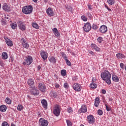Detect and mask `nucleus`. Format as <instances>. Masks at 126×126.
Segmentation results:
<instances>
[{
	"instance_id": "53",
	"label": "nucleus",
	"mask_w": 126,
	"mask_h": 126,
	"mask_svg": "<svg viewBox=\"0 0 126 126\" xmlns=\"http://www.w3.org/2000/svg\"><path fill=\"white\" fill-rule=\"evenodd\" d=\"M101 92H102V94H106V90H102L101 91Z\"/></svg>"
},
{
	"instance_id": "44",
	"label": "nucleus",
	"mask_w": 126,
	"mask_h": 126,
	"mask_svg": "<svg viewBox=\"0 0 126 126\" xmlns=\"http://www.w3.org/2000/svg\"><path fill=\"white\" fill-rule=\"evenodd\" d=\"M92 28H93V29H94V30H97V29H98V26H97V25L94 24L93 25Z\"/></svg>"
},
{
	"instance_id": "59",
	"label": "nucleus",
	"mask_w": 126,
	"mask_h": 126,
	"mask_svg": "<svg viewBox=\"0 0 126 126\" xmlns=\"http://www.w3.org/2000/svg\"><path fill=\"white\" fill-rule=\"evenodd\" d=\"M107 9H108V10L109 11H112V10L110 8H109V7H107Z\"/></svg>"
},
{
	"instance_id": "32",
	"label": "nucleus",
	"mask_w": 126,
	"mask_h": 126,
	"mask_svg": "<svg viewBox=\"0 0 126 126\" xmlns=\"http://www.w3.org/2000/svg\"><path fill=\"white\" fill-rule=\"evenodd\" d=\"M61 74L63 76H65V75H66V70L65 69L62 70Z\"/></svg>"
},
{
	"instance_id": "19",
	"label": "nucleus",
	"mask_w": 126,
	"mask_h": 126,
	"mask_svg": "<svg viewBox=\"0 0 126 126\" xmlns=\"http://www.w3.org/2000/svg\"><path fill=\"white\" fill-rule=\"evenodd\" d=\"M2 9L5 11H9L10 7L6 3H4L2 6Z\"/></svg>"
},
{
	"instance_id": "37",
	"label": "nucleus",
	"mask_w": 126,
	"mask_h": 126,
	"mask_svg": "<svg viewBox=\"0 0 126 126\" xmlns=\"http://www.w3.org/2000/svg\"><path fill=\"white\" fill-rule=\"evenodd\" d=\"M5 101L7 104H11V100H10V98H6L5 99Z\"/></svg>"
},
{
	"instance_id": "56",
	"label": "nucleus",
	"mask_w": 126,
	"mask_h": 126,
	"mask_svg": "<svg viewBox=\"0 0 126 126\" xmlns=\"http://www.w3.org/2000/svg\"><path fill=\"white\" fill-rule=\"evenodd\" d=\"M37 68H38V70H40V69H41V66L38 65V66H37Z\"/></svg>"
},
{
	"instance_id": "14",
	"label": "nucleus",
	"mask_w": 126,
	"mask_h": 126,
	"mask_svg": "<svg viewBox=\"0 0 126 126\" xmlns=\"http://www.w3.org/2000/svg\"><path fill=\"white\" fill-rule=\"evenodd\" d=\"M40 56L44 61L48 59V53L44 51L40 53Z\"/></svg>"
},
{
	"instance_id": "57",
	"label": "nucleus",
	"mask_w": 126,
	"mask_h": 126,
	"mask_svg": "<svg viewBox=\"0 0 126 126\" xmlns=\"http://www.w3.org/2000/svg\"><path fill=\"white\" fill-rule=\"evenodd\" d=\"M4 39H5V40H9V39H8V38H7V37H6V36H4Z\"/></svg>"
},
{
	"instance_id": "62",
	"label": "nucleus",
	"mask_w": 126,
	"mask_h": 126,
	"mask_svg": "<svg viewBox=\"0 0 126 126\" xmlns=\"http://www.w3.org/2000/svg\"><path fill=\"white\" fill-rule=\"evenodd\" d=\"M26 63H26V62H23V64H24V65H26Z\"/></svg>"
},
{
	"instance_id": "31",
	"label": "nucleus",
	"mask_w": 126,
	"mask_h": 126,
	"mask_svg": "<svg viewBox=\"0 0 126 126\" xmlns=\"http://www.w3.org/2000/svg\"><path fill=\"white\" fill-rule=\"evenodd\" d=\"M49 61L51 63H56V58L54 57H52L49 59Z\"/></svg>"
},
{
	"instance_id": "52",
	"label": "nucleus",
	"mask_w": 126,
	"mask_h": 126,
	"mask_svg": "<svg viewBox=\"0 0 126 126\" xmlns=\"http://www.w3.org/2000/svg\"><path fill=\"white\" fill-rule=\"evenodd\" d=\"M92 81H93V82H95V81H96V78L93 77L92 78Z\"/></svg>"
},
{
	"instance_id": "24",
	"label": "nucleus",
	"mask_w": 126,
	"mask_h": 126,
	"mask_svg": "<svg viewBox=\"0 0 126 126\" xmlns=\"http://www.w3.org/2000/svg\"><path fill=\"white\" fill-rule=\"evenodd\" d=\"M5 42L9 47H12L13 46V43H12V41L10 39H7Z\"/></svg>"
},
{
	"instance_id": "5",
	"label": "nucleus",
	"mask_w": 126,
	"mask_h": 126,
	"mask_svg": "<svg viewBox=\"0 0 126 126\" xmlns=\"http://www.w3.org/2000/svg\"><path fill=\"white\" fill-rule=\"evenodd\" d=\"M48 122L44 118H41L39 120V125L40 126H48Z\"/></svg>"
},
{
	"instance_id": "33",
	"label": "nucleus",
	"mask_w": 126,
	"mask_h": 126,
	"mask_svg": "<svg viewBox=\"0 0 126 126\" xmlns=\"http://www.w3.org/2000/svg\"><path fill=\"white\" fill-rule=\"evenodd\" d=\"M32 25L33 28H35V29H39V26H38V24H37V23H33Z\"/></svg>"
},
{
	"instance_id": "61",
	"label": "nucleus",
	"mask_w": 126,
	"mask_h": 126,
	"mask_svg": "<svg viewBox=\"0 0 126 126\" xmlns=\"http://www.w3.org/2000/svg\"><path fill=\"white\" fill-rule=\"evenodd\" d=\"M34 2H37L38 1V0H32Z\"/></svg>"
},
{
	"instance_id": "15",
	"label": "nucleus",
	"mask_w": 126,
	"mask_h": 126,
	"mask_svg": "<svg viewBox=\"0 0 126 126\" xmlns=\"http://www.w3.org/2000/svg\"><path fill=\"white\" fill-rule=\"evenodd\" d=\"M41 104L45 110L48 108V102H47L46 99H42L41 100Z\"/></svg>"
},
{
	"instance_id": "38",
	"label": "nucleus",
	"mask_w": 126,
	"mask_h": 126,
	"mask_svg": "<svg viewBox=\"0 0 126 126\" xmlns=\"http://www.w3.org/2000/svg\"><path fill=\"white\" fill-rule=\"evenodd\" d=\"M11 27L12 28V29H15V28H16V27H17V25L15 23H12L11 24Z\"/></svg>"
},
{
	"instance_id": "42",
	"label": "nucleus",
	"mask_w": 126,
	"mask_h": 126,
	"mask_svg": "<svg viewBox=\"0 0 126 126\" xmlns=\"http://www.w3.org/2000/svg\"><path fill=\"white\" fill-rule=\"evenodd\" d=\"M66 64L69 66H71V63L70 62L69 60H67L65 61Z\"/></svg>"
},
{
	"instance_id": "21",
	"label": "nucleus",
	"mask_w": 126,
	"mask_h": 126,
	"mask_svg": "<svg viewBox=\"0 0 126 126\" xmlns=\"http://www.w3.org/2000/svg\"><path fill=\"white\" fill-rule=\"evenodd\" d=\"M112 80L115 82H119L120 81V79H119V77H118V76L116 75H113Z\"/></svg>"
},
{
	"instance_id": "17",
	"label": "nucleus",
	"mask_w": 126,
	"mask_h": 126,
	"mask_svg": "<svg viewBox=\"0 0 126 126\" xmlns=\"http://www.w3.org/2000/svg\"><path fill=\"white\" fill-rule=\"evenodd\" d=\"M86 112H87V108L85 105H82L79 110V113H86Z\"/></svg>"
},
{
	"instance_id": "18",
	"label": "nucleus",
	"mask_w": 126,
	"mask_h": 126,
	"mask_svg": "<svg viewBox=\"0 0 126 126\" xmlns=\"http://www.w3.org/2000/svg\"><path fill=\"white\" fill-rule=\"evenodd\" d=\"M46 13L49 16H53L54 14H53V9L51 7H49L46 10Z\"/></svg>"
},
{
	"instance_id": "11",
	"label": "nucleus",
	"mask_w": 126,
	"mask_h": 126,
	"mask_svg": "<svg viewBox=\"0 0 126 126\" xmlns=\"http://www.w3.org/2000/svg\"><path fill=\"white\" fill-rule=\"evenodd\" d=\"M87 119L89 124H94L95 123V118H94L93 115L88 116Z\"/></svg>"
},
{
	"instance_id": "23",
	"label": "nucleus",
	"mask_w": 126,
	"mask_h": 126,
	"mask_svg": "<svg viewBox=\"0 0 126 126\" xmlns=\"http://www.w3.org/2000/svg\"><path fill=\"white\" fill-rule=\"evenodd\" d=\"M6 109H7V108L6 107V106L4 105H2L0 106V112H5V111H6Z\"/></svg>"
},
{
	"instance_id": "36",
	"label": "nucleus",
	"mask_w": 126,
	"mask_h": 126,
	"mask_svg": "<svg viewBox=\"0 0 126 126\" xmlns=\"http://www.w3.org/2000/svg\"><path fill=\"white\" fill-rule=\"evenodd\" d=\"M18 111H22L23 110V106L21 105H19L17 107Z\"/></svg>"
},
{
	"instance_id": "45",
	"label": "nucleus",
	"mask_w": 126,
	"mask_h": 126,
	"mask_svg": "<svg viewBox=\"0 0 126 126\" xmlns=\"http://www.w3.org/2000/svg\"><path fill=\"white\" fill-rule=\"evenodd\" d=\"M97 41L99 43H102V41H103V37H99L98 38H97Z\"/></svg>"
},
{
	"instance_id": "54",
	"label": "nucleus",
	"mask_w": 126,
	"mask_h": 126,
	"mask_svg": "<svg viewBox=\"0 0 126 126\" xmlns=\"http://www.w3.org/2000/svg\"><path fill=\"white\" fill-rule=\"evenodd\" d=\"M89 54H90L91 55H92V56H94V52H93V51H90L89 52Z\"/></svg>"
},
{
	"instance_id": "64",
	"label": "nucleus",
	"mask_w": 126,
	"mask_h": 126,
	"mask_svg": "<svg viewBox=\"0 0 126 126\" xmlns=\"http://www.w3.org/2000/svg\"><path fill=\"white\" fill-rule=\"evenodd\" d=\"M11 126H16L15 125L13 124H11Z\"/></svg>"
},
{
	"instance_id": "46",
	"label": "nucleus",
	"mask_w": 126,
	"mask_h": 126,
	"mask_svg": "<svg viewBox=\"0 0 126 126\" xmlns=\"http://www.w3.org/2000/svg\"><path fill=\"white\" fill-rule=\"evenodd\" d=\"M81 19L83 21H86L87 20V18L85 16H81Z\"/></svg>"
},
{
	"instance_id": "41",
	"label": "nucleus",
	"mask_w": 126,
	"mask_h": 126,
	"mask_svg": "<svg viewBox=\"0 0 126 126\" xmlns=\"http://www.w3.org/2000/svg\"><path fill=\"white\" fill-rule=\"evenodd\" d=\"M97 113L99 116H102L103 115V111L101 109H99L98 110Z\"/></svg>"
},
{
	"instance_id": "25",
	"label": "nucleus",
	"mask_w": 126,
	"mask_h": 126,
	"mask_svg": "<svg viewBox=\"0 0 126 126\" xmlns=\"http://www.w3.org/2000/svg\"><path fill=\"white\" fill-rule=\"evenodd\" d=\"M92 47L93 49H94V50L97 52H99V51H100V48L98 47L95 44H92Z\"/></svg>"
},
{
	"instance_id": "6",
	"label": "nucleus",
	"mask_w": 126,
	"mask_h": 126,
	"mask_svg": "<svg viewBox=\"0 0 126 126\" xmlns=\"http://www.w3.org/2000/svg\"><path fill=\"white\" fill-rule=\"evenodd\" d=\"M73 88L75 91H77V92H79L81 91V89L82 88L81 87V85L78 83H75L73 85Z\"/></svg>"
},
{
	"instance_id": "13",
	"label": "nucleus",
	"mask_w": 126,
	"mask_h": 126,
	"mask_svg": "<svg viewBox=\"0 0 126 126\" xmlns=\"http://www.w3.org/2000/svg\"><path fill=\"white\" fill-rule=\"evenodd\" d=\"M7 21H8V17H7L5 15H4L1 21L2 25H6V22H7Z\"/></svg>"
},
{
	"instance_id": "63",
	"label": "nucleus",
	"mask_w": 126,
	"mask_h": 126,
	"mask_svg": "<svg viewBox=\"0 0 126 126\" xmlns=\"http://www.w3.org/2000/svg\"><path fill=\"white\" fill-rule=\"evenodd\" d=\"M44 0V2H48V0Z\"/></svg>"
},
{
	"instance_id": "26",
	"label": "nucleus",
	"mask_w": 126,
	"mask_h": 126,
	"mask_svg": "<svg viewBox=\"0 0 126 126\" xmlns=\"http://www.w3.org/2000/svg\"><path fill=\"white\" fill-rule=\"evenodd\" d=\"M7 53L6 52H3L2 53V59L3 60H7Z\"/></svg>"
},
{
	"instance_id": "39",
	"label": "nucleus",
	"mask_w": 126,
	"mask_h": 126,
	"mask_svg": "<svg viewBox=\"0 0 126 126\" xmlns=\"http://www.w3.org/2000/svg\"><path fill=\"white\" fill-rule=\"evenodd\" d=\"M105 106L106 107V110L108 112H109V111H111V106H108V105H107V104H105Z\"/></svg>"
},
{
	"instance_id": "9",
	"label": "nucleus",
	"mask_w": 126,
	"mask_h": 126,
	"mask_svg": "<svg viewBox=\"0 0 126 126\" xmlns=\"http://www.w3.org/2000/svg\"><path fill=\"white\" fill-rule=\"evenodd\" d=\"M33 62V58L31 56H28L26 57V63L28 65H30Z\"/></svg>"
},
{
	"instance_id": "16",
	"label": "nucleus",
	"mask_w": 126,
	"mask_h": 126,
	"mask_svg": "<svg viewBox=\"0 0 126 126\" xmlns=\"http://www.w3.org/2000/svg\"><path fill=\"white\" fill-rule=\"evenodd\" d=\"M32 94L34 95V96H37L39 95V91L34 87V88H32Z\"/></svg>"
},
{
	"instance_id": "55",
	"label": "nucleus",
	"mask_w": 126,
	"mask_h": 126,
	"mask_svg": "<svg viewBox=\"0 0 126 126\" xmlns=\"http://www.w3.org/2000/svg\"><path fill=\"white\" fill-rule=\"evenodd\" d=\"M0 65L1 66H3V63H2V62H0Z\"/></svg>"
},
{
	"instance_id": "49",
	"label": "nucleus",
	"mask_w": 126,
	"mask_h": 126,
	"mask_svg": "<svg viewBox=\"0 0 126 126\" xmlns=\"http://www.w3.org/2000/svg\"><path fill=\"white\" fill-rule=\"evenodd\" d=\"M88 7L90 10H92V6L90 4L88 5Z\"/></svg>"
},
{
	"instance_id": "10",
	"label": "nucleus",
	"mask_w": 126,
	"mask_h": 126,
	"mask_svg": "<svg viewBox=\"0 0 126 126\" xmlns=\"http://www.w3.org/2000/svg\"><path fill=\"white\" fill-rule=\"evenodd\" d=\"M28 85L30 86L31 88H35L34 80L32 79H29L27 82Z\"/></svg>"
},
{
	"instance_id": "28",
	"label": "nucleus",
	"mask_w": 126,
	"mask_h": 126,
	"mask_svg": "<svg viewBox=\"0 0 126 126\" xmlns=\"http://www.w3.org/2000/svg\"><path fill=\"white\" fill-rule=\"evenodd\" d=\"M117 57L118 59H123V58H125V55L124 54H122L121 53H118L117 55Z\"/></svg>"
},
{
	"instance_id": "27",
	"label": "nucleus",
	"mask_w": 126,
	"mask_h": 126,
	"mask_svg": "<svg viewBox=\"0 0 126 126\" xmlns=\"http://www.w3.org/2000/svg\"><path fill=\"white\" fill-rule=\"evenodd\" d=\"M22 45L23 48L27 49V48L29 47V44H28V43H26V42L24 41V39L23 40Z\"/></svg>"
},
{
	"instance_id": "40",
	"label": "nucleus",
	"mask_w": 126,
	"mask_h": 126,
	"mask_svg": "<svg viewBox=\"0 0 126 126\" xmlns=\"http://www.w3.org/2000/svg\"><path fill=\"white\" fill-rule=\"evenodd\" d=\"M63 87H64L65 89H68V87H69V86L68 85V84H67V83H64Z\"/></svg>"
},
{
	"instance_id": "30",
	"label": "nucleus",
	"mask_w": 126,
	"mask_h": 126,
	"mask_svg": "<svg viewBox=\"0 0 126 126\" xmlns=\"http://www.w3.org/2000/svg\"><path fill=\"white\" fill-rule=\"evenodd\" d=\"M107 2L109 4H110V5H113V4H115V0H107Z\"/></svg>"
},
{
	"instance_id": "43",
	"label": "nucleus",
	"mask_w": 126,
	"mask_h": 126,
	"mask_svg": "<svg viewBox=\"0 0 126 126\" xmlns=\"http://www.w3.org/2000/svg\"><path fill=\"white\" fill-rule=\"evenodd\" d=\"M1 126H9V125H8V123H7V122H3L2 123Z\"/></svg>"
},
{
	"instance_id": "50",
	"label": "nucleus",
	"mask_w": 126,
	"mask_h": 126,
	"mask_svg": "<svg viewBox=\"0 0 126 126\" xmlns=\"http://www.w3.org/2000/svg\"><path fill=\"white\" fill-rule=\"evenodd\" d=\"M53 97L54 98H57V97H58V94H57V93H53Z\"/></svg>"
},
{
	"instance_id": "12",
	"label": "nucleus",
	"mask_w": 126,
	"mask_h": 126,
	"mask_svg": "<svg viewBox=\"0 0 126 126\" xmlns=\"http://www.w3.org/2000/svg\"><path fill=\"white\" fill-rule=\"evenodd\" d=\"M99 30L101 33L104 34L108 31V28L105 25H102L100 27Z\"/></svg>"
},
{
	"instance_id": "34",
	"label": "nucleus",
	"mask_w": 126,
	"mask_h": 126,
	"mask_svg": "<svg viewBox=\"0 0 126 126\" xmlns=\"http://www.w3.org/2000/svg\"><path fill=\"white\" fill-rule=\"evenodd\" d=\"M62 56L63 59H64V60H65V61L68 60L67 57H66V55L63 52L62 53Z\"/></svg>"
},
{
	"instance_id": "4",
	"label": "nucleus",
	"mask_w": 126,
	"mask_h": 126,
	"mask_svg": "<svg viewBox=\"0 0 126 126\" xmlns=\"http://www.w3.org/2000/svg\"><path fill=\"white\" fill-rule=\"evenodd\" d=\"M92 27L91 26V24L90 23H87L85 24L84 26L83 27L84 31L88 33L90 30H91Z\"/></svg>"
},
{
	"instance_id": "7",
	"label": "nucleus",
	"mask_w": 126,
	"mask_h": 126,
	"mask_svg": "<svg viewBox=\"0 0 126 126\" xmlns=\"http://www.w3.org/2000/svg\"><path fill=\"white\" fill-rule=\"evenodd\" d=\"M38 89L41 91V92H45L46 91V89L47 88L46 87V85L44 84V83H40L38 84Z\"/></svg>"
},
{
	"instance_id": "48",
	"label": "nucleus",
	"mask_w": 126,
	"mask_h": 126,
	"mask_svg": "<svg viewBox=\"0 0 126 126\" xmlns=\"http://www.w3.org/2000/svg\"><path fill=\"white\" fill-rule=\"evenodd\" d=\"M68 113H71V112H72V108H71V107L68 108Z\"/></svg>"
},
{
	"instance_id": "29",
	"label": "nucleus",
	"mask_w": 126,
	"mask_h": 126,
	"mask_svg": "<svg viewBox=\"0 0 126 126\" xmlns=\"http://www.w3.org/2000/svg\"><path fill=\"white\" fill-rule=\"evenodd\" d=\"M90 86H91V88H92L93 89L97 88V84H96L94 83H92L90 85Z\"/></svg>"
},
{
	"instance_id": "3",
	"label": "nucleus",
	"mask_w": 126,
	"mask_h": 126,
	"mask_svg": "<svg viewBox=\"0 0 126 126\" xmlns=\"http://www.w3.org/2000/svg\"><path fill=\"white\" fill-rule=\"evenodd\" d=\"M53 114L56 116L59 117L60 114H61V107L59 105L56 104L55 105L54 110H53Z\"/></svg>"
},
{
	"instance_id": "2",
	"label": "nucleus",
	"mask_w": 126,
	"mask_h": 126,
	"mask_svg": "<svg viewBox=\"0 0 126 126\" xmlns=\"http://www.w3.org/2000/svg\"><path fill=\"white\" fill-rule=\"evenodd\" d=\"M22 11L25 14H30L33 11V7L32 5L25 6L23 7Z\"/></svg>"
},
{
	"instance_id": "47",
	"label": "nucleus",
	"mask_w": 126,
	"mask_h": 126,
	"mask_svg": "<svg viewBox=\"0 0 126 126\" xmlns=\"http://www.w3.org/2000/svg\"><path fill=\"white\" fill-rule=\"evenodd\" d=\"M125 65L124 64V63H120V67L121 68H122V69H124Z\"/></svg>"
},
{
	"instance_id": "58",
	"label": "nucleus",
	"mask_w": 126,
	"mask_h": 126,
	"mask_svg": "<svg viewBox=\"0 0 126 126\" xmlns=\"http://www.w3.org/2000/svg\"><path fill=\"white\" fill-rule=\"evenodd\" d=\"M69 10L70 11H71V12H72V8L70 7V8H69Z\"/></svg>"
},
{
	"instance_id": "8",
	"label": "nucleus",
	"mask_w": 126,
	"mask_h": 126,
	"mask_svg": "<svg viewBox=\"0 0 126 126\" xmlns=\"http://www.w3.org/2000/svg\"><path fill=\"white\" fill-rule=\"evenodd\" d=\"M18 26L19 27V29L22 31H25L26 30V27L24 25V23L21 21L18 22Z\"/></svg>"
},
{
	"instance_id": "35",
	"label": "nucleus",
	"mask_w": 126,
	"mask_h": 126,
	"mask_svg": "<svg viewBox=\"0 0 126 126\" xmlns=\"http://www.w3.org/2000/svg\"><path fill=\"white\" fill-rule=\"evenodd\" d=\"M67 126H72V123H71V121L66 120Z\"/></svg>"
},
{
	"instance_id": "20",
	"label": "nucleus",
	"mask_w": 126,
	"mask_h": 126,
	"mask_svg": "<svg viewBox=\"0 0 126 126\" xmlns=\"http://www.w3.org/2000/svg\"><path fill=\"white\" fill-rule=\"evenodd\" d=\"M100 104V98L98 97H96L94 100V106L95 107H98Z\"/></svg>"
},
{
	"instance_id": "51",
	"label": "nucleus",
	"mask_w": 126,
	"mask_h": 126,
	"mask_svg": "<svg viewBox=\"0 0 126 126\" xmlns=\"http://www.w3.org/2000/svg\"><path fill=\"white\" fill-rule=\"evenodd\" d=\"M60 87V85H59L58 84H55V88H59Z\"/></svg>"
},
{
	"instance_id": "22",
	"label": "nucleus",
	"mask_w": 126,
	"mask_h": 126,
	"mask_svg": "<svg viewBox=\"0 0 126 126\" xmlns=\"http://www.w3.org/2000/svg\"><path fill=\"white\" fill-rule=\"evenodd\" d=\"M53 31L54 34H55V35L57 36V37H59V36L61 35V34H60V32H59V31H58V29L57 28H54L53 29Z\"/></svg>"
},
{
	"instance_id": "1",
	"label": "nucleus",
	"mask_w": 126,
	"mask_h": 126,
	"mask_svg": "<svg viewBox=\"0 0 126 126\" xmlns=\"http://www.w3.org/2000/svg\"><path fill=\"white\" fill-rule=\"evenodd\" d=\"M101 78L102 80L105 81L106 83L110 85L112 82L111 81V73L107 70H105L104 72H101L100 74Z\"/></svg>"
},
{
	"instance_id": "60",
	"label": "nucleus",
	"mask_w": 126,
	"mask_h": 126,
	"mask_svg": "<svg viewBox=\"0 0 126 126\" xmlns=\"http://www.w3.org/2000/svg\"><path fill=\"white\" fill-rule=\"evenodd\" d=\"M109 100L112 102V101H113V99L112 98H109Z\"/></svg>"
}]
</instances>
